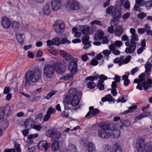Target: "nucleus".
I'll list each match as a JSON object with an SVG mask.
<instances>
[{
    "instance_id": "obj_13",
    "label": "nucleus",
    "mask_w": 152,
    "mask_h": 152,
    "mask_svg": "<svg viewBox=\"0 0 152 152\" xmlns=\"http://www.w3.org/2000/svg\"><path fill=\"white\" fill-rule=\"evenodd\" d=\"M65 28V24L63 22L60 20L56 21L54 25V28L57 33L60 32Z\"/></svg>"
},
{
    "instance_id": "obj_46",
    "label": "nucleus",
    "mask_w": 152,
    "mask_h": 152,
    "mask_svg": "<svg viewBox=\"0 0 152 152\" xmlns=\"http://www.w3.org/2000/svg\"><path fill=\"white\" fill-rule=\"evenodd\" d=\"M64 58L66 60L70 61V62H73V60L75 59V58H74L70 55L69 54H68Z\"/></svg>"
},
{
    "instance_id": "obj_43",
    "label": "nucleus",
    "mask_w": 152,
    "mask_h": 152,
    "mask_svg": "<svg viewBox=\"0 0 152 152\" xmlns=\"http://www.w3.org/2000/svg\"><path fill=\"white\" fill-rule=\"evenodd\" d=\"M131 58V56H129L126 57L125 59L122 60V62L121 65H122L124 64H126L128 63L130 61V59Z\"/></svg>"
},
{
    "instance_id": "obj_5",
    "label": "nucleus",
    "mask_w": 152,
    "mask_h": 152,
    "mask_svg": "<svg viewBox=\"0 0 152 152\" xmlns=\"http://www.w3.org/2000/svg\"><path fill=\"white\" fill-rule=\"evenodd\" d=\"M42 71L40 70H29L25 74L26 82L25 87L30 85L31 83H34L37 82L42 76Z\"/></svg>"
},
{
    "instance_id": "obj_25",
    "label": "nucleus",
    "mask_w": 152,
    "mask_h": 152,
    "mask_svg": "<svg viewBox=\"0 0 152 152\" xmlns=\"http://www.w3.org/2000/svg\"><path fill=\"white\" fill-rule=\"evenodd\" d=\"M101 100L103 102L108 101L110 102H113V103L115 102V100L113 99L112 96L109 94L106 95L105 97H102Z\"/></svg>"
},
{
    "instance_id": "obj_10",
    "label": "nucleus",
    "mask_w": 152,
    "mask_h": 152,
    "mask_svg": "<svg viewBox=\"0 0 152 152\" xmlns=\"http://www.w3.org/2000/svg\"><path fill=\"white\" fill-rule=\"evenodd\" d=\"M66 7L68 10H77L79 9V4L75 0H69L65 4Z\"/></svg>"
},
{
    "instance_id": "obj_3",
    "label": "nucleus",
    "mask_w": 152,
    "mask_h": 152,
    "mask_svg": "<svg viewBox=\"0 0 152 152\" xmlns=\"http://www.w3.org/2000/svg\"><path fill=\"white\" fill-rule=\"evenodd\" d=\"M130 32L131 34L130 42L129 41L125 43L126 46L127 47L125 50V52L127 54H131L135 50L137 44L136 42L139 41L138 35L136 33L135 29L131 28Z\"/></svg>"
},
{
    "instance_id": "obj_42",
    "label": "nucleus",
    "mask_w": 152,
    "mask_h": 152,
    "mask_svg": "<svg viewBox=\"0 0 152 152\" xmlns=\"http://www.w3.org/2000/svg\"><path fill=\"white\" fill-rule=\"evenodd\" d=\"M43 117V115L42 113H39L35 116V121L37 122H40L42 118Z\"/></svg>"
},
{
    "instance_id": "obj_6",
    "label": "nucleus",
    "mask_w": 152,
    "mask_h": 152,
    "mask_svg": "<svg viewBox=\"0 0 152 152\" xmlns=\"http://www.w3.org/2000/svg\"><path fill=\"white\" fill-rule=\"evenodd\" d=\"M144 140L142 138H139L137 142V152H152V142H150L146 144H144Z\"/></svg>"
},
{
    "instance_id": "obj_35",
    "label": "nucleus",
    "mask_w": 152,
    "mask_h": 152,
    "mask_svg": "<svg viewBox=\"0 0 152 152\" xmlns=\"http://www.w3.org/2000/svg\"><path fill=\"white\" fill-rule=\"evenodd\" d=\"M124 56H121L120 58H115L114 60L113 61L115 63H119V66H121V64L122 63V59H124Z\"/></svg>"
},
{
    "instance_id": "obj_29",
    "label": "nucleus",
    "mask_w": 152,
    "mask_h": 152,
    "mask_svg": "<svg viewBox=\"0 0 152 152\" xmlns=\"http://www.w3.org/2000/svg\"><path fill=\"white\" fill-rule=\"evenodd\" d=\"M104 34V33L103 31L101 30L98 31L95 35L94 39L96 40V37L99 39H102L103 38Z\"/></svg>"
},
{
    "instance_id": "obj_7",
    "label": "nucleus",
    "mask_w": 152,
    "mask_h": 152,
    "mask_svg": "<svg viewBox=\"0 0 152 152\" xmlns=\"http://www.w3.org/2000/svg\"><path fill=\"white\" fill-rule=\"evenodd\" d=\"M99 127L101 129L98 131V137L103 138H107L111 136L112 137L110 132L107 129L108 126L106 123L101 122L98 124Z\"/></svg>"
},
{
    "instance_id": "obj_20",
    "label": "nucleus",
    "mask_w": 152,
    "mask_h": 152,
    "mask_svg": "<svg viewBox=\"0 0 152 152\" xmlns=\"http://www.w3.org/2000/svg\"><path fill=\"white\" fill-rule=\"evenodd\" d=\"M34 123V120L29 118L26 120L24 123L23 125L25 127H29L32 128Z\"/></svg>"
},
{
    "instance_id": "obj_41",
    "label": "nucleus",
    "mask_w": 152,
    "mask_h": 152,
    "mask_svg": "<svg viewBox=\"0 0 152 152\" xmlns=\"http://www.w3.org/2000/svg\"><path fill=\"white\" fill-rule=\"evenodd\" d=\"M32 128L37 131H39L41 130L42 128L41 124H34V125H33Z\"/></svg>"
},
{
    "instance_id": "obj_47",
    "label": "nucleus",
    "mask_w": 152,
    "mask_h": 152,
    "mask_svg": "<svg viewBox=\"0 0 152 152\" xmlns=\"http://www.w3.org/2000/svg\"><path fill=\"white\" fill-rule=\"evenodd\" d=\"M11 24L12 27L14 28H18L20 25L19 23L16 21H13L11 23Z\"/></svg>"
},
{
    "instance_id": "obj_44",
    "label": "nucleus",
    "mask_w": 152,
    "mask_h": 152,
    "mask_svg": "<svg viewBox=\"0 0 152 152\" xmlns=\"http://www.w3.org/2000/svg\"><path fill=\"white\" fill-rule=\"evenodd\" d=\"M95 86V84L93 81L89 82L87 84V86L88 88L92 89Z\"/></svg>"
},
{
    "instance_id": "obj_24",
    "label": "nucleus",
    "mask_w": 152,
    "mask_h": 152,
    "mask_svg": "<svg viewBox=\"0 0 152 152\" xmlns=\"http://www.w3.org/2000/svg\"><path fill=\"white\" fill-rule=\"evenodd\" d=\"M16 37L18 42L21 43H23L25 37L23 34L21 33H17L16 34Z\"/></svg>"
},
{
    "instance_id": "obj_4",
    "label": "nucleus",
    "mask_w": 152,
    "mask_h": 152,
    "mask_svg": "<svg viewBox=\"0 0 152 152\" xmlns=\"http://www.w3.org/2000/svg\"><path fill=\"white\" fill-rule=\"evenodd\" d=\"M145 74L142 73L139 76V79H136L134 81V83L138 84L136 88L141 91L142 89V86L144 90H146L152 87V80L149 78L146 80L144 78Z\"/></svg>"
},
{
    "instance_id": "obj_21",
    "label": "nucleus",
    "mask_w": 152,
    "mask_h": 152,
    "mask_svg": "<svg viewBox=\"0 0 152 152\" xmlns=\"http://www.w3.org/2000/svg\"><path fill=\"white\" fill-rule=\"evenodd\" d=\"M42 12L45 15H48L50 13L51 10L48 4L45 5L42 9Z\"/></svg>"
},
{
    "instance_id": "obj_61",
    "label": "nucleus",
    "mask_w": 152,
    "mask_h": 152,
    "mask_svg": "<svg viewBox=\"0 0 152 152\" xmlns=\"http://www.w3.org/2000/svg\"><path fill=\"white\" fill-rule=\"evenodd\" d=\"M152 67V64L150 63L147 62L145 65V69L150 70Z\"/></svg>"
},
{
    "instance_id": "obj_53",
    "label": "nucleus",
    "mask_w": 152,
    "mask_h": 152,
    "mask_svg": "<svg viewBox=\"0 0 152 152\" xmlns=\"http://www.w3.org/2000/svg\"><path fill=\"white\" fill-rule=\"evenodd\" d=\"M69 149L73 152L76 151V147L74 145L72 144H70L69 145Z\"/></svg>"
},
{
    "instance_id": "obj_63",
    "label": "nucleus",
    "mask_w": 152,
    "mask_h": 152,
    "mask_svg": "<svg viewBox=\"0 0 152 152\" xmlns=\"http://www.w3.org/2000/svg\"><path fill=\"white\" fill-rule=\"evenodd\" d=\"M10 91V87H5L4 88L3 93L4 94H7Z\"/></svg>"
},
{
    "instance_id": "obj_45",
    "label": "nucleus",
    "mask_w": 152,
    "mask_h": 152,
    "mask_svg": "<svg viewBox=\"0 0 152 152\" xmlns=\"http://www.w3.org/2000/svg\"><path fill=\"white\" fill-rule=\"evenodd\" d=\"M55 112V109L51 107H49L47 112V113L50 115L54 114Z\"/></svg>"
},
{
    "instance_id": "obj_62",
    "label": "nucleus",
    "mask_w": 152,
    "mask_h": 152,
    "mask_svg": "<svg viewBox=\"0 0 152 152\" xmlns=\"http://www.w3.org/2000/svg\"><path fill=\"white\" fill-rule=\"evenodd\" d=\"M108 32L110 34H113L114 32V27L113 26L109 27L108 29Z\"/></svg>"
},
{
    "instance_id": "obj_55",
    "label": "nucleus",
    "mask_w": 152,
    "mask_h": 152,
    "mask_svg": "<svg viewBox=\"0 0 152 152\" xmlns=\"http://www.w3.org/2000/svg\"><path fill=\"white\" fill-rule=\"evenodd\" d=\"M126 102V100L124 99V98L122 96H121L117 100V103L122 102L124 103Z\"/></svg>"
},
{
    "instance_id": "obj_50",
    "label": "nucleus",
    "mask_w": 152,
    "mask_h": 152,
    "mask_svg": "<svg viewBox=\"0 0 152 152\" xmlns=\"http://www.w3.org/2000/svg\"><path fill=\"white\" fill-rule=\"evenodd\" d=\"M53 40L54 45H58L61 44V40L58 38L56 37L54 38Z\"/></svg>"
},
{
    "instance_id": "obj_34",
    "label": "nucleus",
    "mask_w": 152,
    "mask_h": 152,
    "mask_svg": "<svg viewBox=\"0 0 152 152\" xmlns=\"http://www.w3.org/2000/svg\"><path fill=\"white\" fill-rule=\"evenodd\" d=\"M61 137V134L58 131H55L54 135H53L52 139L54 141H57V140H58Z\"/></svg>"
},
{
    "instance_id": "obj_59",
    "label": "nucleus",
    "mask_w": 152,
    "mask_h": 152,
    "mask_svg": "<svg viewBox=\"0 0 152 152\" xmlns=\"http://www.w3.org/2000/svg\"><path fill=\"white\" fill-rule=\"evenodd\" d=\"M130 15V14L128 12H126L123 15L122 18L124 20H125L129 18Z\"/></svg>"
},
{
    "instance_id": "obj_36",
    "label": "nucleus",
    "mask_w": 152,
    "mask_h": 152,
    "mask_svg": "<svg viewBox=\"0 0 152 152\" xmlns=\"http://www.w3.org/2000/svg\"><path fill=\"white\" fill-rule=\"evenodd\" d=\"M99 83H103L105 80L107 79V77L103 75H101L99 77Z\"/></svg>"
},
{
    "instance_id": "obj_2",
    "label": "nucleus",
    "mask_w": 152,
    "mask_h": 152,
    "mask_svg": "<svg viewBox=\"0 0 152 152\" xmlns=\"http://www.w3.org/2000/svg\"><path fill=\"white\" fill-rule=\"evenodd\" d=\"M69 95L66 96L64 99V101L66 103L64 104L65 110H68L69 108L67 105L70 104L73 107L77 106L79 103V99L78 96L81 95V93L79 92L74 88L70 89L69 91Z\"/></svg>"
},
{
    "instance_id": "obj_1",
    "label": "nucleus",
    "mask_w": 152,
    "mask_h": 152,
    "mask_svg": "<svg viewBox=\"0 0 152 152\" xmlns=\"http://www.w3.org/2000/svg\"><path fill=\"white\" fill-rule=\"evenodd\" d=\"M55 70L58 74H61L64 72L65 67L63 64L58 62L55 63L53 65H47L43 69V75L47 78H51L53 76Z\"/></svg>"
},
{
    "instance_id": "obj_48",
    "label": "nucleus",
    "mask_w": 152,
    "mask_h": 152,
    "mask_svg": "<svg viewBox=\"0 0 152 152\" xmlns=\"http://www.w3.org/2000/svg\"><path fill=\"white\" fill-rule=\"evenodd\" d=\"M55 94V91H52L47 94V95L45 97V98L47 99H49L53 96Z\"/></svg>"
},
{
    "instance_id": "obj_54",
    "label": "nucleus",
    "mask_w": 152,
    "mask_h": 152,
    "mask_svg": "<svg viewBox=\"0 0 152 152\" xmlns=\"http://www.w3.org/2000/svg\"><path fill=\"white\" fill-rule=\"evenodd\" d=\"M94 24H96L99 26H101L102 25L101 22L98 20H94L91 23V25H93Z\"/></svg>"
},
{
    "instance_id": "obj_22",
    "label": "nucleus",
    "mask_w": 152,
    "mask_h": 152,
    "mask_svg": "<svg viewBox=\"0 0 152 152\" xmlns=\"http://www.w3.org/2000/svg\"><path fill=\"white\" fill-rule=\"evenodd\" d=\"M123 32V28L119 25L117 26L115 28V33L117 36H120Z\"/></svg>"
},
{
    "instance_id": "obj_8",
    "label": "nucleus",
    "mask_w": 152,
    "mask_h": 152,
    "mask_svg": "<svg viewBox=\"0 0 152 152\" xmlns=\"http://www.w3.org/2000/svg\"><path fill=\"white\" fill-rule=\"evenodd\" d=\"M113 6H111L108 7L106 10V12L107 14L111 13L113 17L110 22V24H116L115 23V20L116 19L119 18L121 16L122 10L121 7H116L114 10Z\"/></svg>"
},
{
    "instance_id": "obj_51",
    "label": "nucleus",
    "mask_w": 152,
    "mask_h": 152,
    "mask_svg": "<svg viewBox=\"0 0 152 152\" xmlns=\"http://www.w3.org/2000/svg\"><path fill=\"white\" fill-rule=\"evenodd\" d=\"M98 79L97 76H90L89 77L86 78V80H91L93 81L94 80H96Z\"/></svg>"
},
{
    "instance_id": "obj_57",
    "label": "nucleus",
    "mask_w": 152,
    "mask_h": 152,
    "mask_svg": "<svg viewBox=\"0 0 152 152\" xmlns=\"http://www.w3.org/2000/svg\"><path fill=\"white\" fill-rule=\"evenodd\" d=\"M4 115V110L3 108H0V120L2 119Z\"/></svg>"
},
{
    "instance_id": "obj_14",
    "label": "nucleus",
    "mask_w": 152,
    "mask_h": 152,
    "mask_svg": "<svg viewBox=\"0 0 152 152\" xmlns=\"http://www.w3.org/2000/svg\"><path fill=\"white\" fill-rule=\"evenodd\" d=\"M50 146V144L45 140H42L38 144V148L41 150H44L46 151Z\"/></svg>"
},
{
    "instance_id": "obj_33",
    "label": "nucleus",
    "mask_w": 152,
    "mask_h": 152,
    "mask_svg": "<svg viewBox=\"0 0 152 152\" xmlns=\"http://www.w3.org/2000/svg\"><path fill=\"white\" fill-rule=\"evenodd\" d=\"M137 106L136 105H132L129 107V110L125 111L123 112V114H126L129 113H131L135 110L137 108Z\"/></svg>"
},
{
    "instance_id": "obj_49",
    "label": "nucleus",
    "mask_w": 152,
    "mask_h": 152,
    "mask_svg": "<svg viewBox=\"0 0 152 152\" xmlns=\"http://www.w3.org/2000/svg\"><path fill=\"white\" fill-rule=\"evenodd\" d=\"M147 15V13L143 12H141L139 13L137 15L138 18L142 19Z\"/></svg>"
},
{
    "instance_id": "obj_26",
    "label": "nucleus",
    "mask_w": 152,
    "mask_h": 152,
    "mask_svg": "<svg viewBox=\"0 0 152 152\" xmlns=\"http://www.w3.org/2000/svg\"><path fill=\"white\" fill-rule=\"evenodd\" d=\"M59 146L58 141H53L52 144V149L53 151H56L59 149Z\"/></svg>"
},
{
    "instance_id": "obj_56",
    "label": "nucleus",
    "mask_w": 152,
    "mask_h": 152,
    "mask_svg": "<svg viewBox=\"0 0 152 152\" xmlns=\"http://www.w3.org/2000/svg\"><path fill=\"white\" fill-rule=\"evenodd\" d=\"M139 68L138 67H136L132 69L130 72V74L132 75H133L138 71Z\"/></svg>"
},
{
    "instance_id": "obj_18",
    "label": "nucleus",
    "mask_w": 152,
    "mask_h": 152,
    "mask_svg": "<svg viewBox=\"0 0 152 152\" xmlns=\"http://www.w3.org/2000/svg\"><path fill=\"white\" fill-rule=\"evenodd\" d=\"M89 37L88 36H86L82 38V43L84 45L83 49L87 50L91 46L90 42L89 41Z\"/></svg>"
},
{
    "instance_id": "obj_15",
    "label": "nucleus",
    "mask_w": 152,
    "mask_h": 152,
    "mask_svg": "<svg viewBox=\"0 0 152 152\" xmlns=\"http://www.w3.org/2000/svg\"><path fill=\"white\" fill-rule=\"evenodd\" d=\"M61 0H52L51 6L53 10H58L61 7Z\"/></svg>"
},
{
    "instance_id": "obj_9",
    "label": "nucleus",
    "mask_w": 152,
    "mask_h": 152,
    "mask_svg": "<svg viewBox=\"0 0 152 152\" xmlns=\"http://www.w3.org/2000/svg\"><path fill=\"white\" fill-rule=\"evenodd\" d=\"M103 148L105 152H123V150L118 143L115 144L112 148L109 145H104Z\"/></svg>"
},
{
    "instance_id": "obj_31",
    "label": "nucleus",
    "mask_w": 152,
    "mask_h": 152,
    "mask_svg": "<svg viewBox=\"0 0 152 152\" xmlns=\"http://www.w3.org/2000/svg\"><path fill=\"white\" fill-rule=\"evenodd\" d=\"M55 132L54 129H50L46 132L45 135L48 137H51L52 138Z\"/></svg>"
},
{
    "instance_id": "obj_64",
    "label": "nucleus",
    "mask_w": 152,
    "mask_h": 152,
    "mask_svg": "<svg viewBox=\"0 0 152 152\" xmlns=\"http://www.w3.org/2000/svg\"><path fill=\"white\" fill-rule=\"evenodd\" d=\"M98 87L100 90H103L104 89V85L102 83H98L97 84Z\"/></svg>"
},
{
    "instance_id": "obj_16",
    "label": "nucleus",
    "mask_w": 152,
    "mask_h": 152,
    "mask_svg": "<svg viewBox=\"0 0 152 152\" xmlns=\"http://www.w3.org/2000/svg\"><path fill=\"white\" fill-rule=\"evenodd\" d=\"M89 111L88 113L85 116L86 117L91 118L98 114L99 111L96 108H94L93 106H91L89 107Z\"/></svg>"
},
{
    "instance_id": "obj_39",
    "label": "nucleus",
    "mask_w": 152,
    "mask_h": 152,
    "mask_svg": "<svg viewBox=\"0 0 152 152\" xmlns=\"http://www.w3.org/2000/svg\"><path fill=\"white\" fill-rule=\"evenodd\" d=\"M111 51L108 50H104L101 53H102L104 56V58L106 57V58H108L109 56V55L111 53Z\"/></svg>"
},
{
    "instance_id": "obj_27",
    "label": "nucleus",
    "mask_w": 152,
    "mask_h": 152,
    "mask_svg": "<svg viewBox=\"0 0 152 152\" xmlns=\"http://www.w3.org/2000/svg\"><path fill=\"white\" fill-rule=\"evenodd\" d=\"M109 48L110 50L112 51V53L115 55H118L120 53V51L118 50H115L114 46L113 45H111L109 46Z\"/></svg>"
},
{
    "instance_id": "obj_23",
    "label": "nucleus",
    "mask_w": 152,
    "mask_h": 152,
    "mask_svg": "<svg viewBox=\"0 0 152 152\" xmlns=\"http://www.w3.org/2000/svg\"><path fill=\"white\" fill-rule=\"evenodd\" d=\"M37 133L31 134L28 136L26 142L29 144H32L34 140L38 136Z\"/></svg>"
},
{
    "instance_id": "obj_12",
    "label": "nucleus",
    "mask_w": 152,
    "mask_h": 152,
    "mask_svg": "<svg viewBox=\"0 0 152 152\" xmlns=\"http://www.w3.org/2000/svg\"><path fill=\"white\" fill-rule=\"evenodd\" d=\"M73 60V62H70L68 68L71 73L72 75H75L78 72L77 68V64L78 59L77 58H75V59H74Z\"/></svg>"
},
{
    "instance_id": "obj_58",
    "label": "nucleus",
    "mask_w": 152,
    "mask_h": 152,
    "mask_svg": "<svg viewBox=\"0 0 152 152\" xmlns=\"http://www.w3.org/2000/svg\"><path fill=\"white\" fill-rule=\"evenodd\" d=\"M124 7L126 9H129L130 7L129 1L128 0L126 1L124 4Z\"/></svg>"
},
{
    "instance_id": "obj_11",
    "label": "nucleus",
    "mask_w": 152,
    "mask_h": 152,
    "mask_svg": "<svg viewBox=\"0 0 152 152\" xmlns=\"http://www.w3.org/2000/svg\"><path fill=\"white\" fill-rule=\"evenodd\" d=\"M107 125L108 126L107 129L108 130H110L111 131L110 134H111L112 137L115 138H118L120 134V131L119 130H115V126L113 124H107Z\"/></svg>"
},
{
    "instance_id": "obj_37",
    "label": "nucleus",
    "mask_w": 152,
    "mask_h": 152,
    "mask_svg": "<svg viewBox=\"0 0 152 152\" xmlns=\"http://www.w3.org/2000/svg\"><path fill=\"white\" fill-rule=\"evenodd\" d=\"M144 29L147 35L151 34L152 31L150 30V27L147 24H145Z\"/></svg>"
},
{
    "instance_id": "obj_52",
    "label": "nucleus",
    "mask_w": 152,
    "mask_h": 152,
    "mask_svg": "<svg viewBox=\"0 0 152 152\" xmlns=\"http://www.w3.org/2000/svg\"><path fill=\"white\" fill-rule=\"evenodd\" d=\"M70 41L65 38H63L61 40V44H64L66 43L70 44Z\"/></svg>"
},
{
    "instance_id": "obj_30",
    "label": "nucleus",
    "mask_w": 152,
    "mask_h": 152,
    "mask_svg": "<svg viewBox=\"0 0 152 152\" xmlns=\"http://www.w3.org/2000/svg\"><path fill=\"white\" fill-rule=\"evenodd\" d=\"M122 78L124 80V85L126 86H128L130 83V80L128 79V76L127 75H124L122 76Z\"/></svg>"
},
{
    "instance_id": "obj_60",
    "label": "nucleus",
    "mask_w": 152,
    "mask_h": 152,
    "mask_svg": "<svg viewBox=\"0 0 152 152\" xmlns=\"http://www.w3.org/2000/svg\"><path fill=\"white\" fill-rule=\"evenodd\" d=\"M15 148L17 152H21L20 146L19 144L15 143Z\"/></svg>"
},
{
    "instance_id": "obj_40",
    "label": "nucleus",
    "mask_w": 152,
    "mask_h": 152,
    "mask_svg": "<svg viewBox=\"0 0 152 152\" xmlns=\"http://www.w3.org/2000/svg\"><path fill=\"white\" fill-rule=\"evenodd\" d=\"M48 50L50 53L54 56H56L58 54V51L54 48H50Z\"/></svg>"
},
{
    "instance_id": "obj_32",
    "label": "nucleus",
    "mask_w": 152,
    "mask_h": 152,
    "mask_svg": "<svg viewBox=\"0 0 152 152\" xmlns=\"http://www.w3.org/2000/svg\"><path fill=\"white\" fill-rule=\"evenodd\" d=\"M73 75L71 73L68 74L62 77L61 79L66 81L71 80L73 77Z\"/></svg>"
},
{
    "instance_id": "obj_38",
    "label": "nucleus",
    "mask_w": 152,
    "mask_h": 152,
    "mask_svg": "<svg viewBox=\"0 0 152 152\" xmlns=\"http://www.w3.org/2000/svg\"><path fill=\"white\" fill-rule=\"evenodd\" d=\"M111 45H113L115 46V48H120L123 45V43L121 41L117 40L113 44Z\"/></svg>"
},
{
    "instance_id": "obj_17",
    "label": "nucleus",
    "mask_w": 152,
    "mask_h": 152,
    "mask_svg": "<svg viewBox=\"0 0 152 152\" xmlns=\"http://www.w3.org/2000/svg\"><path fill=\"white\" fill-rule=\"evenodd\" d=\"M80 28L84 35H89L94 32V31L91 28L87 26H80Z\"/></svg>"
},
{
    "instance_id": "obj_28",
    "label": "nucleus",
    "mask_w": 152,
    "mask_h": 152,
    "mask_svg": "<svg viewBox=\"0 0 152 152\" xmlns=\"http://www.w3.org/2000/svg\"><path fill=\"white\" fill-rule=\"evenodd\" d=\"M87 149L89 152H96L95 145L91 142L88 144Z\"/></svg>"
},
{
    "instance_id": "obj_19",
    "label": "nucleus",
    "mask_w": 152,
    "mask_h": 152,
    "mask_svg": "<svg viewBox=\"0 0 152 152\" xmlns=\"http://www.w3.org/2000/svg\"><path fill=\"white\" fill-rule=\"evenodd\" d=\"M11 23L10 20L8 18L4 17L2 18V24L4 28H9L11 26Z\"/></svg>"
}]
</instances>
